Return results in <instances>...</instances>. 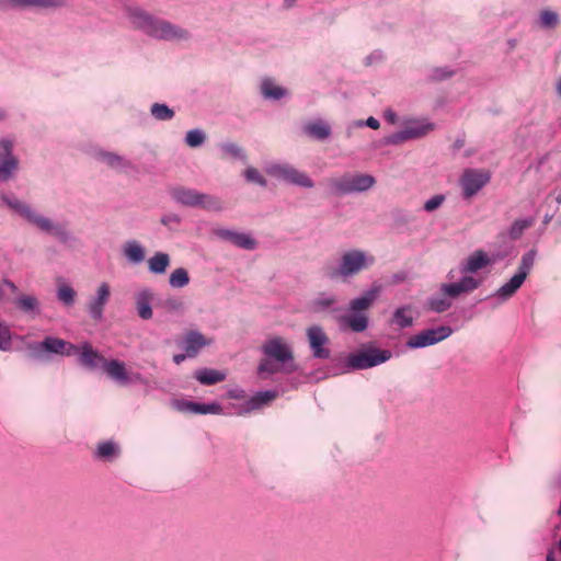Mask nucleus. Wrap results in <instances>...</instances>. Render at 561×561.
<instances>
[{
	"instance_id": "f257e3e1",
	"label": "nucleus",
	"mask_w": 561,
	"mask_h": 561,
	"mask_svg": "<svg viewBox=\"0 0 561 561\" xmlns=\"http://www.w3.org/2000/svg\"><path fill=\"white\" fill-rule=\"evenodd\" d=\"M129 23L149 37L165 42H185L191 38L187 30L170 21L151 15L138 7H126Z\"/></svg>"
},
{
	"instance_id": "f03ea898",
	"label": "nucleus",
	"mask_w": 561,
	"mask_h": 561,
	"mask_svg": "<svg viewBox=\"0 0 561 561\" xmlns=\"http://www.w3.org/2000/svg\"><path fill=\"white\" fill-rule=\"evenodd\" d=\"M380 290V286L374 285L363 295L352 299L347 313L339 316L336 319L340 328L357 333L365 331L368 327V316L365 311L373 306Z\"/></svg>"
},
{
	"instance_id": "7ed1b4c3",
	"label": "nucleus",
	"mask_w": 561,
	"mask_h": 561,
	"mask_svg": "<svg viewBox=\"0 0 561 561\" xmlns=\"http://www.w3.org/2000/svg\"><path fill=\"white\" fill-rule=\"evenodd\" d=\"M477 283L470 278H460L458 282L442 284L439 291L431 296L426 301V308L436 313H442L453 306V299L463 294L476 290Z\"/></svg>"
},
{
	"instance_id": "20e7f679",
	"label": "nucleus",
	"mask_w": 561,
	"mask_h": 561,
	"mask_svg": "<svg viewBox=\"0 0 561 561\" xmlns=\"http://www.w3.org/2000/svg\"><path fill=\"white\" fill-rule=\"evenodd\" d=\"M375 184V178L364 173H344L328 180L331 193L339 196L363 193L370 190Z\"/></svg>"
},
{
	"instance_id": "39448f33",
	"label": "nucleus",
	"mask_w": 561,
	"mask_h": 561,
	"mask_svg": "<svg viewBox=\"0 0 561 561\" xmlns=\"http://www.w3.org/2000/svg\"><path fill=\"white\" fill-rule=\"evenodd\" d=\"M375 256L363 250H348L340 259L336 275L348 278L357 275L375 264Z\"/></svg>"
},
{
	"instance_id": "423d86ee",
	"label": "nucleus",
	"mask_w": 561,
	"mask_h": 561,
	"mask_svg": "<svg viewBox=\"0 0 561 561\" xmlns=\"http://www.w3.org/2000/svg\"><path fill=\"white\" fill-rule=\"evenodd\" d=\"M434 129V124L425 118H410L403 122V129L386 137L387 145H401L426 136Z\"/></svg>"
},
{
	"instance_id": "0eeeda50",
	"label": "nucleus",
	"mask_w": 561,
	"mask_h": 561,
	"mask_svg": "<svg viewBox=\"0 0 561 561\" xmlns=\"http://www.w3.org/2000/svg\"><path fill=\"white\" fill-rule=\"evenodd\" d=\"M265 172L277 180H282L296 186L305 188H312L314 186V182L306 172L300 171L288 163H268L265 167Z\"/></svg>"
},
{
	"instance_id": "6e6552de",
	"label": "nucleus",
	"mask_w": 561,
	"mask_h": 561,
	"mask_svg": "<svg viewBox=\"0 0 561 561\" xmlns=\"http://www.w3.org/2000/svg\"><path fill=\"white\" fill-rule=\"evenodd\" d=\"M392 356L389 350L368 348L347 356L345 367L347 370L367 369L389 360Z\"/></svg>"
},
{
	"instance_id": "1a4fd4ad",
	"label": "nucleus",
	"mask_w": 561,
	"mask_h": 561,
	"mask_svg": "<svg viewBox=\"0 0 561 561\" xmlns=\"http://www.w3.org/2000/svg\"><path fill=\"white\" fill-rule=\"evenodd\" d=\"M263 354L280 364L287 371L295 369L293 350L283 337L274 336L262 345Z\"/></svg>"
},
{
	"instance_id": "9d476101",
	"label": "nucleus",
	"mask_w": 561,
	"mask_h": 561,
	"mask_svg": "<svg viewBox=\"0 0 561 561\" xmlns=\"http://www.w3.org/2000/svg\"><path fill=\"white\" fill-rule=\"evenodd\" d=\"M493 263L494 259L486 252L477 250L460 263L459 273L461 274V278L473 279L477 283L476 289H478L483 283V278L477 276V273L491 266Z\"/></svg>"
},
{
	"instance_id": "9b49d317",
	"label": "nucleus",
	"mask_w": 561,
	"mask_h": 561,
	"mask_svg": "<svg viewBox=\"0 0 561 561\" xmlns=\"http://www.w3.org/2000/svg\"><path fill=\"white\" fill-rule=\"evenodd\" d=\"M30 350L35 357L43 358L46 354L75 356L79 347L61 339L47 336L42 342L31 344Z\"/></svg>"
},
{
	"instance_id": "f8f14e48",
	"label": "nucleus",
	"mask_w": 561,
	"mask_h": 561,
	"mask_svg": "<svg viewBox=\"0 0 561 561\" xmlns=\"http://www.w3.org/2000/svg\"><path fill=\"white\" fill-rule=\"evenodd\" d=\"M491 175L489 171L480 169H466L460 179L459 184L462 190V197L470 199L477 195L489 182Z\"/></svg>"
},
{
	"instance_id": "ddd939ff",
	"label": "nucleus",
	"mask_w": 561,
	"mask_h": 561,
	"mask_svg": "<svg viewBox=\"0 0 561 561\" xmlns=\"http://www.w3.org/2000/svg\"><path fill=\"white\" fill-rule=\"evenodd\" d=\"M451 334L453 329L448 325L426 329L412 335L407 341V346L412 350L427 347L446 340Z\"/></svg>"
},
{
	"instance_id": "4468645a",
	"label": "nucleus",
	"mask_w": 561,
	"mask_h": 561,
	"mask_svg": "<svg viewBox=\"0 0 561 561\" xmlns=\"http://www.w3.org/2000/svg\"><path fill=\"white\" fill-rule=\"evenodd\" d=\"M19 169V160L13 154V144L9 139H0V184L12 180Z\"/></svg>"
},
{
	"instance_id": "2eb2a0df",
	"label": "nucleus",
	"mask_w": 561,
	"mask_h": 561,
	"mask_svg": "<svg viewBox=\"0 0 561 561\" xmlns=\"http://www.w3.org/2000/svg\"><path fill=\"white\" fill-rule=\"evenodd\" d=\"M25 220L34 225L41 231L53 234L61 242H67L70 239L69 232L62 225L54 222L50 218L33 209H31Z\"/></svg>"
},
{
	"instance_id": "dca6fc26",
	"label": "nucleus",
	"mask_w": 561,
	"mask_h": 561,
	"mask_svg": "<svg viewBox=\"0 0 561 561\" xmlns=\"http://www.w3.org/2000/svg\"><path fill=\"white\" fill-rule=\"evenodd\" d=\"M307 337L314 358L328 359L330 350L327 347L329 337L319 325H311L307 329Z\"/></svg>"
},
{
	"instance_id": "f3484780",
	"label": "nucleus",
	"mask_w": 561,
	"mask_h": 561,
	"mask_svg": "<svg viewBox=\"0 0 561 561\" xmlns=\"http://www.w3.org/2000/svg\"><path fill=\"white\" fill-rule=\"evenodd\" d=\"M214 343L213 337H208L196 330L186 332L183 337L182 348L186 352L188 357H195L202 348L209 346Z\"/></svg>"
},
{
	"instance_id": "a211bd4d",
	"label": "nucleus",
	"mask_w": 561,
	"mask_h": 561,
	"mask_svg": "<svg viewBox=\"0 0 561 561\" xmlns=\"http://www.w3.org/2000/svg\"><path fill=\"white\" fill-rule=\"evenodd\" d=\"M111 295L107 283H101L96 289L95 296L88 304V312L94 321L103 319L104 307L108 302Z\"/></svg>"
},
{
	"instance_id": "6ab92c4d",
	"label": "nucleus",
	"mask_w": 561,
	"mask_h": 561,
	"mask_svg": "<svg viewBox=\"0 0 561 561\" xmlns=\"http://www.w3.org/2000/svg\"><path fill=\"white\" fill-rule=\"evenodd\" d=\"M172 407L182 413L190 414H219L221 413V407L218 403H197L188 400H173Z\"/></svg>"
},
{
	"instance_id": "aec40b11",
	"label": "nucleus",
	"mask_w": 561,
	"mask_h": 561,
	"mask_svg": "<svg viewBox=\"0 0 561 561\" xmlns=\"http://www.w3.org/2000/svg\"><path fill=\"white\" fill-rule=\"evenodd\" d=\"M79 351L76 354L78 356V362L81 366L89 368V369H95L100 366H104V357L94 350L90 343L84 342L81 344V346H78Z\"/></svg>"
},
{
	"instance_id": "412c9836",
	"label": "nucleus",
	"mask_w": 561,
	"mask_h": 561,
	"mask_svg": "<svg viewBox=\"0 0 561 561\" xmlns=\"http://www.w3.org/2000/svg\"><path fill=\"white\" fill-rule=\"evenodd\" d=\"M216 233L222 240L229 241L241 249L254 250L257 245L255 239L245 232H239L230 229H218Z\"/></svg>"
},
{
	"instance_id": "4be33fe9",
	"label": "nucleus",
	"mask_w": 561,
	"mask_h": 561,
	"mask_svg": "<svg viewBox=\"0 0 561 561\" xmlns=\"http://www.w3.org/2000/svg\"><path fill=\"white\" fill-rule=\"evenodd\" d=\"M153 298L154 294L149 287L141 288L135 294V305L140 319L149 320L152 318L151 302Z\"/></svg>"
},
{
	"instance_id": "5701e85b",
	"label": "nucleus",
	"mask_w": 561,
	"mask_h": 561,
	"mask_svg": "<svg viewBox=\"0 0 561 561\" xmlns=\"http://www.w3.org/2000/svg\"><path fill=\"white\" fill-rule=\"evenodd\" d=\"M525 280V277H523L518 273H515L506 283H504L500 288H497L492 296L494 298H497L501 302H504L512 298L517 293V290L522 287Z\"/></svg>"
},
{
	"instance_id": "b1692460",
	"label": "nucleus",
	"mask_w": 561,
	"mask_h": 561,
	"mask_svg": "<svg viewBox=\"0 0 561 561\" xmlns=\"http://www.w3.org/2000/svg\"><path fill=\"white\" fill-rule=\"evenodd\" d=\"M95 156L101 162L118 172H125L133 168V164L128 159L114 152L100 150Z\"/></svg>"
},
{
	"instance_id": "393cba45",
	"label": "nucleus",
	"mask_w": 561,
	"mask_h": 561,
	"mask_svg": "<svg viewBox=\"0 0 561 561\" xmlns=\"http://www.w3.org/2000/svg\"><path fill=\"white\" fill-rule=\"evenodd\" d=\"M103 368L107 376L116 382L121 385H127L130 382V376L124 363L117 359L106 360L104 362Z\"/></svg>"
},
{
	"instance_id": "a878e982",
	"label": "nucleus",
	"mask_w": 561,
	"mask_h": 561,
	"mask_svg": "<svg viewBox=\"0 0 561 561\" xmlns=\"http://www.w3.org/2000/svg\"><path fill=\"white\" fill-rule=\"evenodd\" d=\"M171 196L179 204L197 207L201 193L193 188L175 187L171 191Z\"/></svg>"
},
{
	"instance_id": "bb28decb",
	"label": "nucleus",
	"mask_w": 561,
	"mask_h": 561,
	"mask_svg": "<svg viewBox=\"0 0 561 561\" xmlns=\"http://www.w3.org/2000/svg\"><path fill=\"white\" fill-rule=\"evenodd\" d=\"M123 254L131 264H140L146 257L145 248L136 240H128L123 245Z\"/></svg>"
},
{
	"instance_id": "cd10ccee",
	"label": "nucleus",
	"mask_w": 561,
	"mask_h": 561,
	"mask_svg": "<svg viewBox=\"0 0 561 561\" xmlns=\"http://www.w3.org/2000/svg\"><path fill=\"white\" fill-rule=\"evenodd\" d=\"M304 133L313 139L324 140L331 135V126L322 119H316L304 126Z\"/></svg>"
},
{
	"instance_id": "c85d7f7f",
	"label": "nucleus",
	"mask_w": 561,
	"mask_h": 561,
	"mask_svg": "<svg viewBox=\"0 0 561 561\" xmlns=\"http://www.w3.org/2000/svg\"><path fill=\"white\" fill-rule=\"evenodd\" d=\"M15 305L22 312L32 317L38 316L41 312V302L34 295L22 294L18 296Z\"/></svg>"
},
{
	"instance_id": "c756f323",
	"label": "nucleus",
	"mask_w": 561,
	"mask_h": 561,
	"mask_svg": "<svg viewBox=\"0 0 561 561\" xmlns=\"http://www.w3.org/2000/svg\"><path fill=\"white\" fill-rule=\"evenodd\" d=\"M194 377L202 385L209 386L224 381L226 379V374L217 369L201 368L194 373Z\"/></svg>"
},
{
	"instance_id": "7c9ffc66",
	"label": "nucleus",
	"mask_w": 561,
	"mask_h": 561,
	"mask_svg": "<svg viewBox=\"0 0 561 561\" xmlns=\"http://www.w3.org/2000/svg\"><path fill=\"white\" fill-rule=\"evenodd\" d=\"M277 392L273 390L260 391L251 397L245 403V411L250 412L253 410L261 409L276 399Z\"/></svg>"
},
{
	"instance_id": "2f4dec72",
	"label": "nucleus",
	"mask_w": 561,
	"mask_h": 561,
	"mask_svg": "<svg viewBox=\"0 0 561 561\" xmlns=\"http://www.w3.org/2000/svg\"><path fill=\"white\" fill-rule=\"evenodd\" d=\"M148 270L156 275L164 274L170 265V256L165 252H156L147 261Z\"/></svg>"
},
{
	"instance_id": "473e14b6",
	"label": "nucleus",
	"mask_w": 561,
	"mask_h": 561,
	"mask_svg": "<svg viewBox=\"0 0 561 561\" xmlns=\"http://www.w3.org/2000/svg\"><path fill=\"white\" fill-rule=\"evenodd\" d=\"M65 3V0H11V7L19 8H58Z\"/></svg>"
},
{
	"instance_id": "72a5a7b5",
	"label": "nucleus",
	"mask_w": 561,
	"mask_h": 561,
	"mask_svg": "<svg viewBox=\"0 0 561 561\" xmlns=\"http://www.w3.org/2000/svg\"><path fill=\"white\" fill-rule=\"evenodd\" d=\"M0 202L2 205H5L10 209L22 216L24 219H26L27 215L32 209L28 205H26L19 198L14 196H8L5 194H0Z\"/></svg>"
},
{
	"instance_id": "f704fd0d",
	"label": "nucleus",
	"mask_w": 561,
	"mask_h": 561,
	"mask_svg": "<svg viewBox=\"0 0 561 561\" xmlns=\"http://www.w3.org/2000/svg\"><path fill=\"white\" fill-rule=\"evenodd\" d=\"M413 314L410 306H402L394 310L392 321L400 329L409 328L413 324Z\"/></svg>"
},
{
	"instance_id": "c9c22d12",
	"label": "nucleus",
	"mask_w": 561,
	"mask_h": 561,
	"mask_svg": "<svg viewBox=\"0 0 561 561\" xmlns=\"http://www.w3.org/2000/svg\"><path fill=\"white\" fill-rule=\"evenodd\" d=\"M261 91L265 99L279 100L286 94V90L277 85L271 79H264L261 84Z\"/></svg>"
},
{
	"instance_id": "e433bc0d",
	"label": "nucleus",
	"mask_w": 561,
	"mask_h": 561,
	"mask_svg": "<svg viewBox=\"0 0 561 561\" xmlns=\"http://www.w3.org/2000/svg\"><path fill=\"white\" fill-rule=\"evenodd\" d=\"M534 218H522L515 220L507 230L510 239L517 240L522 237L524 231L534 225Z\"/></svg>"
},
{
	"instance_id": "4c0bfd02",
	"label": "nucleus",
	"mask_w": 561,
	"mask_h": 561,
	"mask_svg": "<svg viewBox=\"0 0 561 561\" xmlns=\"http://www.w3.org/2000/svg\"><path fill=\"white\" fill-rule=\"evenodd\" d=\"M190 283V276L185 268H175L169 276V285L172 288H183Z\"/></svg>"
},
{
	"instance_id": "58836bf2",
	"label": "nucleus",
	"mask_w": 561,
	"mask_h": 561,
	"mask_svg": "<svg viewBox=\"0 0 561 561\" xmlns=\"http://www.w3.org/2000/svg\"><path fill=\"white\" fill-rule=\"evenodd\" d=\"M197 207H202L206 210L219 211L222 209V203L216 196L201 193Z\"/></svg>"
},
{
	"instance_id": "ea45409f",
	"label": "nucleus",
	"mask_w": 561,
	"mask_h": 561,
	"mask_svg": "<svg viewBox=\"0 0 561 561\" xmlns=\"http://www.w3.org/2000/svg\"><path fill=\"white\" fill-rule=\"evenodd\" d=\"M535 260H536V251L535 250H530L527 253H525L522 256V260H520V263L518 265L516 273H518L523 277L527 278V276L529 275V273L535 264Z\"/></svg>"
},
{
	"instance_id": "a19ab883",
	"label": "nucleus",
	"mask_w": 561,
	"mask_h": 561,
	"mask_svg": "<svg viewBox=\"0 0 561 561\" xmlns=\"http://www.w3.org/2000/svg\"><path fill=\"white\" fill-rule=\"evenodd\" d=\"M150 114L158 121H170L174 116V111L167 104L154 103L151 105Z\"/></svg>"
},
{
	"instance_id": "79ce46f5",
	"label": "nucleus",
	"mask_w": 561,
	"mask_h": 561,
	"mask_svg": "<svg viewBox=\"0 0 561 561\" xmlns=\"http://www.w3.org/2000/svg\"><path fill=\"white\" fill-rule=\"evenodd\" d=\"M336 301L335 295L322 293L312 301V308L316 311H323L331 308Z\"/></svg>"
},
{
	"instance_id": "37998d69",
	"label": "nucleus",
	"mask_w": 561,
	"mask_h": 561,
	"mask_svg": "<svg viewBox=\"0 0 561 561\" xmlns=\"http://www.w3.org/2000/svg\"><path fill=\"white\" fill-rule=\"evenodd\" d=\"M206 140V134L199 128L191 129L185 135V144L191 148L202 146Z\"/></svg>"
},
{
	"instance_id": "c03bdc74",
	"label": "nucleus",
	"mask_w": 561,
	"mask_h": 561,
	"mask_svg": "<svg viewBox=\"0 0 561 561\" xmlns=\"http://www.w3.org/2000/svg\"><path fill=\"white\" fill-rule=\"evenodd\" d=\"M57 298L64 305L72 306L75 304L76 291L71 286L61 284L57 288Z\"/></svg>"
},
{
	"instance_id": "a18cd8bd",
	"label": "nucleus",
	"mask_w": 561,
	"mask_h": 561,
	"mask_svg": "<svg viewBox=\"0 0 561 561\" xmlns=\"http://www.w3.org/2000/svg\"><path fill=\"white\" fill-rule=\"evenodd\" d=\"M118 454V447L113 442H104L98 445L96 456L103 459H111Z\"/></svg>"
},
{
	"instance_id": "49530a36",
	"label": "nucleus",
	"mask_w": 561,
	"mask_h": 561,
	"mask_svg": "<svg viewBox=\"0 0 561 561\" xmlns=\"http://www.w3.org/2000/svg\"><path fill=\"white\" fill-rule=\"evenodd\" d=\"M559 16L551 10H543L539 15V23L545 28H552L558 24Z\"/></svg>"
},
{
	"instance_id": "de8ad7c7",
	"label": "nucleus",
	"mask_w": 561,
	"mask_h": 561,
	"mask_svg": "<svg viewBox=\"0 0 561 561\" xmlns=\"http://www.w3.org/2000/svg\"><path fill=\"white\" fill-rule=\"evenodd\" d=\"M284 367L280 364H278L267 357L260 363L257 371L261 375H263V374L272 375V374L278 373Z\"/></svg>"
},
{
	"instance_id": "09e8293b",
	"label": "nucleus",
	"mask_w": 561,
	"mask_h": 561,
	"mask_svg": "<svg viewBox=\"0 0 561 561\" xmlns=\"http://www.w3.org/2000/svg\"><path fill=\"white\" fill-rule=\"evenodd\" d=\"M244 178L250 183H255L262 187H265L267 185L266 180L263 178V175L253 167H249L244 171Z\"/></svg>"
},
{
	"instance_id": "8fccbe9b",
	"label": "nucleus",
	"mask_w": 561,
	"mask_h": 561,
	"mask_svg": "<svg viewBox=\"0 0 561 561\" xmlns=\"http://www.w3.org/2000/svg\"><path fill=\"white\" fill-rule=\"evenodd\" d=\"M12 347V337L10 329L0 322V351L7 352Z\"/></svg>"
},
{
	"instance_id": "3c124183",
	"label": "nucleus",
	"mask_w": 561,
	"mask_h": 561,
	"mask_svg": "<svg viewBox=\"0 0 561 561\" xmlns=\"http://www.w3.org/2000/svg\"><path fill=\"white\" fill-rule=\"evenodd\" d=\"M163 307L168 312H182L184 302L181 298L170 297L163 301Z\"/></svg>"
},
{
	"instance_id": "603ef678",
	"label": "nucleus",
	"mask_w": 561,
	"mask_h": 561,
	"mask_svg": "<svg viewBox=\"0 0 561 561\" xmlns=\"http://www.w3.org/2000/svg\"><path fill=\"white\" fill-rule=\"evenodd\" d=\"M445 199H446L445 195H443V194L434 195L424 203L423 209L427 213H432V211L438 209L443 205Z\"/></svg>"
},
{
	"instance_id": "864d4df0",
	"label": "nucleus",
	"mask_w": 561,
	"mask_h": 561,
	"mask_svg": "<svg viewBox=\"0 0 561 561\" xmlns=\"http://www.w3.org/2000/svg\"><path fill=\"white\" fill-rule=\"evenodd\" d=\"M221 150L229 156L234 158H244L242 149L234 144H225L221 146Z\"/></svg>"
},
{
	"instance_id": "5fc2aeb1",
	"label": "nucleus",
	"mask_w": 561,
	"mask_h": 561,
	"mask_svg": "<svg viewBox=\"0 0 561 561\" xmlns=\"http://www.w3.org/2000/svg\"><path fill=\"white\" fill-rule=\"evenodd\" d=\"M451 76L450 71H447L444 68H436L433 70L431 77L434 80H444Z\"/></svg>"
},
{
	"instance_id": "6e6d98bb",
	"label": "nucleus",
	"mask_w": 561,
	"mask_h": 561,
	"mask_svg": "<svg viewBox=\"0 0 561 561\" xmlns=\"http://www.w3.org/2000/svg\"><path fill=\"white\" fill-rule=\"evenodd\" d=\"M383 117L385 119L391 124V125H396L398 123V115L396 114V112L391 108H387L383 113Z\"/></svg>"
},
{
	"instance_id": "4d7b16f0",
	"label": "nucleus",
	"mask_w": 561,
	"mask_h": 561,
	"mask_svg": "<svg viewBox=\"0 0 561 561\" xmlns=\"http://www.w3.org/2000/svg\"><path fill=\"white\" fill-rule=\"evenodd\" d=\"M359 125H364V123H360ZM365 125L373 129H378L380 126L379 121L373 116L366 119Z\"/></svg>"
},
{
	"instance_id": "13d9d810",
	"label": "nucleus",
	"mask_w": 561,
	"mask_h": 561,
	"mask_svg": "<svg viewBox=\"0 0 561 561\" xmlns=\"http://www.w3.org/2000/svg\"><path fill=\"white\" fill-rule=\"evenodd\" d=\"M161 222L163 225H169L170 222L179 224L180 218L176 215H168L162 217Z\"/></svg>"
},
{
	"instance_id": "bf43d9fd",
	"label": "nucleus",
	"mask_w": 561,
	"mask_h": 561,
	"mask_svg": "<svg viewBox=\"0 0 561 561\" xmlns=\"http://www.w3.org/2000/svg\"><path fill=\"white\" fill-rule=\"evenodd\" d=\"M229 398L232 399H242L244 397V390L242 389H233L228 392Z\"/></svg>"
},
{
	"instance_id": "052dcab7",
	"label": "nucleus",
	"mask_w": 561,
	"mask_h": 561,
	"mask_svg": "<svg viewBox=\"0 0 561 561\" xmlns=\"http://www.w3.org/2000/svg\"><path fill=\"white\" fill-rule=\"evenodd\" d=\"M3 285H5L12 293L18 291V286L10 279H3Z\"/></svg>"
},
{
	"instance_id": "680f3d73",
	"label": "nucleus",
	"mask_w": 561,
	"mask_h": 561,
	"mask_svg": "<svg viewBox=\"0 0 561 561\" xmlns=\"http://www.w3.org/2000/svg\"><path fill=\"white\" fill-rule=\"evenodd\" d=\"M404 279H405V274H404V273H398V274H394V275L392 276V282H393L394 284H397V283H401V282H403Z\"/></svg>"
},
{
	"instance_id": "e2e57ef3",
	"label": "nucleus",
	"mask_w": 561,
	"mask_h": 561,
	"mask_svg": "<svg viewBox=\"0 0 561 561\" xmlns=\"http://www.w3.org/2000/svg\"><path fill=\"white\" fill-rule=\"evenodd\" d=\"M186 357H188L186 355V352L184 354H176V355L173 356V362L175 364H181Z\"/></svg>"
},
{
	"instance_id": "0e129e2a",
	"label": "nucleus",
	"mask_w": 561,
	"mask_h": 561,
	"mask_svg": "<svg viewBox=\"0 0 561 561\" xmlns=\"http://www.w3.org/2000/svg\"><path fill=\"white\" fill-rule=\"evenodd\" d=\"M144 382V377L140 374H134L130 376V382Z\"/></svg>"
},
{
	"instance_id": "69168bd1",
	"label": "nucleus",
	"mask_w": 561,
	"mask_h": 561,
	"mask_svg": "<svg viewBox=\"0 0 561 561\" xmlns=\"http://www.w3.org/2000/svg\"><path fill=\"white\" fill-rule=\"evenodd\" d=\"M296 1L297 0H284L283 5L285 9H290L295 5Z\"/></svg>"
},
{
	"instance_id": "338daca9",
	"label": "nucleus",
	"mask_w": 561,
	"mask_h": 561,
	"mask_svg": "<svg viewBox=\"0 0 561 561\" xmlns=\"http://www.w3.org/2000/svg\"><path fill=\"white\" fill-rule=\"evenodd\" d=\"M546 561H556L554 551L552 549L548 551Z\"/></svg>"
},
{
	"instance_id": "774afa93",
	"label": "nucleus",
	"mask_w": 561,
	"mask_h": 561,
	"mask_svg": "<svg viewBox=\"0 0 561 561\" xmlns=\"http://www.w3.org/2000/svg\"><path fill=\"white\" fill-rule=\"evenodd\" d=\"M556 91H557L558 95L561 96V77L558 79V81L556 83Z\"/></svg>"
}]
</instances>
